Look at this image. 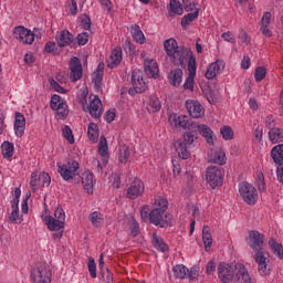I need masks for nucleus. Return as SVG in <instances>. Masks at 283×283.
Masks as SVG:
<instances>
[{
	"label": "nucleus",
	"instance_id": "obj_1",
	"mask_svg": "<svg viewBox=\"0 0 283 283\" xmlns=\"http://www.w3.org/2000/svg\"><path fill=\"white\" fill-rule=\"evenodd\" d=\"M164 50L174 67L186 69L187 64L185 62L190 61L193 56V51L190 48L178 46V41L174 38L164 41Z\"/></svg>",
	"mask_w": 283,
	"mask_h": 283
},
{
	"label": "nucleus",
	"instance_id": "obj_2",
	"mask_svg": "<svg viewBox=\"0 0 283 283\" xmlns=\"http://www.w3.org/2000/svg\"><path fill=\"white\" fill-rule=\"evenodd\" d=\"M155 207L156 208L149 213L151 224H155V227H159L160 229L171 227L174 216H171V213H165V211H167L169 208V201L163 197H159L155 200Z\"/></svg>",
	"mask_w": 283,
	"mask_h": 283
},
{
	"label": "nucleus",
	"instance_id": "obj_3",
	"mask_svg": "<svg viewBox=\"0 0 283 283\" xmlns=\"http://www.w3.org/2000/svg\"><path fill=\"white\" fill-rule=\"evenodd\" d=\"M174 120L175 125H179L184 129H187L184 133L185 142L188 145H193L196 140H198V135L200 134L201 124L196 120H189V116L187 115H179L170 117L169 120Z\"/></svg>",
	"mask_w": 283,
	"mask_h": 283
},
{
	"label": "nucleus",
	"instance_id": "obj_4",
	"mask_svg": "<svg viewBox=\"0 0 283 283\" xmlns=\"http://www.w3.org/2000/svg\"><path fill=\"white\" fill-rule=\"evenodd\" d=\"M206 180L211 189H218V187H222L224 182V175H222V168L218 166H209L206 170Z\"/></svg>",
	"mask_w": 283,
	"mask_h": 283
},
{
	"label": "nucleus",
	"instance_id": "obj_5",
	"mask_svg": "<svg viewBox=\"0 0 283 283\" xmlns=\"http://www.w3.org/2000/svg\"><path fill=\"white\" fill-rule=\"evenodd\" d=\"M132 88L128 90L130 96H136V94H143L147 91V83L143 78V71L134 70L130 77Z\"/></svg>",
	"mask_w": 283,
	"mask_h": 283
},
{
	"label": "nucleus",
	"instance_id": "obj_6",
	"mask_svg": "<svg viewBox=\"0 0 283 283\" xmlns=\"http://www.w3.org/2000/svg\"><path fill=\"white\" fill-rule=\"evenodd\" d=\"M52 273L48 270V266L43 263H38L31 270V280L33 283H50L52 282Z\"/></svg>",
	"mask_w": 283,
	"mask_h": 283
},
{
	"label": "nucleus",
	"instance_id": "obj_7",
	"mask_svg": "<svg viewBox=\"0 0 283 283\" xmlns=\"http://www.w3.org/2000/svg\"><path fill=\"white\" fill-rule=\"evenodd\" d=\"M217 272L220 282L232 283L235 277V263L220 262Z\"/></svg>",
	"mask_w": 283,
	"mask_h": 283
},
{
	"label": "nucleus",
	"instance_id": "obj_8",
	"mask_svg": "<svg viewBox=\"0 0 283 283\" xmlns=\"http://www.w3.org/2000/svg\"><path fill=\"white\" fill-rule=\"evenodd\" d=\"M239 193L247 205H255L258 202V189L247 181L240 184Z\"/></svg>",
	"mask_w": 283,
	"mask_h": 283
},
{
	"label": "nucleus",
	"instance_id": "obj_9",
	"mask_svg": "<svg viewBox=\"0 0 283 283\" xmlns=\"http://www.w3.org/2000/svg\"><path fill=\"white\" fill-rule=\"evenodd\" d=\"M249 247L250 249H253L255 254L261 252H266L264 249V234L260 233L258 230H250L249 232Z\"/></svg>",
	"mask_w": 283,
	"mask_h": 283
},
{
	"label": "nucleus",
	"instance_id": "obj_10",
	"mask_svg": "<svg viewBox=\"0 0 283 283\" xmlns=\"http://www.w3.org/2000/svg\"><path fill=\"white\" fill-rule=\"evenodd\" d=\"M188 77L184 83V90H189L193 92V85H196V71L198 70V64L196 63V55H191L187 64Z\"/></svg>",
	"mask_w": 283,
	"mask_h": 283
},
{
	"label": "nucleus",
	"instance_id": "obj_11",
	"mask_svg": "<svg viewBox=\"0 0 283 283\" xmlns=\"http://www.w3.org/2000/svg\"><path fill=\"white\" fill-rule=\"evenodd\" d=\"M269 258H270L269 252L259 251L254 254V260L259 265V273L262 276L271 274V268H269V262H270Z\"/></svg>",
	"mask_w": 283,
	"mask_h": 283
},
{
	"label": "nucleus",
	"instance_id": "obj_12",
	"mask_svg": "<svg viewBox=\"0 0 283 283\" xmlns=\"http://www.w3.org/2000/svg\"><path fill=\"white\" fill-rule=\"evenodd\" d=\"M13 36L19 39L21 43L32 45L34 43V32L28 30L25 27H15L13 30Z\"/></svg>",
	"mask_w": 283,
	"mask_h": 283
},
{
	"label": "nucleus",
	"instance_id": "obj_13",
	"mask_svg": "<svg viewBox=\"0 0 283 283\" xmlns=\"http://www.w3.org/2000/svg\"><path fill=\"white\" fill-rule=\"evenodd\" d=\"M70 81L72 83H76V81H81L83 78V64H81V60L78 57L73 56L70 61Z\"/></svg>",
	"mask_w": 283,
	"mask_h": 283
},
{
	"label": "nucleus",
	"instance_id": "obj_14",
	"mask_svg": "<svg viewBox=\"0 0 283 283\" xmlns=\"http://www.w3.org/2000/svg\"><path fill=\"white\" fill-rule=\"evenodd\" d=\"M186 109L191 118H202L205 116V107L198 101H186Z\"/></svg>",
	"mask_w": 283,
	"mask_h": 283
},
{
	"label": "nucleus",
	"instance_id": "obj_15",
	"mask_svg": "<svg viewBox=\"0 0 283 283\" xmlns=\"http://www.w3.org/2000/svg\"><path fill=\"white\" fill-rule=\"evenodd\" d=\"M235 273L232 282L234 283H253L251 280V274H249V270L242 263H235Z\"/></svg>",
	"mask_w": 283,
	"mask_h": 283
},
{
	"label": "nucleus",
	"instance_id": "obj_16",
	"mask_svg": "<svg viewBox=\"0 0 283 283\" xmlns=\"http://www.w3.org/2000/svg\"><path fill=\"white\" fill-rule=\"evenodd\" d=\"M193 147V144H188L185 138L184 139H177L174 143V147L182 160H189L191 158V153L189 151V147Z\"/></svg>",
	"mask_w": 283,
	"mask_h": 283
},
{
	"label": "nucleus",
	"instance_id": "obj_17",
	"mask_svg": "<svg viewBox=\"0 0 283 283\" xmlns=\"http://www.w3.org/2000/svg\"><path fill=\"white\" fill-rule=\"evenodd\" d=\"M15 119L13 124L14 134L18 138H22L25 134V116L23 114L15 112Z\"/></svg>",
	"mask_w": 283,
	"mask_h": 283
},
{
	"label": "nucleus",
	"instance_id": "obj_18",
	"mask_svg": "<svg viewBox=\"0 0 283 283\" xmlns=\"http://www.w3.org/2000/svg\"><path fill=\"white\" fill-rule=\"evenodd\" d=\"M143 193H145V185L143 181H136L127 189L126 198L136 200L138 196H143Z\"/></svg>",
	"mask_w": 283,
	"mask_h": 283
},
{
	"label": "nucleus",
	"instance_id": "obj_19",
	"mask_svg": "<svg viewBox=\"0 0 283 283\" xmlns=\"http://www.w3.org/2000/svg\"><path fill=\"white\" fill-rule=\"evenodd\" d=\"M57 46L60 48H67V45H72L74 43V35L67 31V29H64L60 32L59 35L55 36Z\"/></svg>",
	"mask_w": 283,
	"mask_h": 283
},
{
	"label": "nucleus",
	"instance_id": "obj_20",
	"mask_svg": "<svg viewBox=\"0 0 283 283\" xmlns=\"http://www.w3.org/2000/svg\"><path fill=\"white\" fill-rule=\"evenodd\" d=\"M177 69L171 70L168 73V82L172 85V87H180L182 85V67L181 66H176ZM181 67V69H180Z\"/></svg>",
	"mask_w": 283,
	"mask_h": 283
},
{
	"label": "nucleus",
	"instance_id": "obj_21",
	"mask_svg": "<svg viewBox=\"0 0 283 283\" xmlns=\"http://www.w3.org/2000/svg\"><path fill=\"white\" fill-rule=\"evenodd\" d=\"M221 70H224V61L217 60L208 66L206 72V78H208V81L216 78Z\"/></svg>",
	"mask_w": 283,
	"mask_h": 283
},
{
	"label": "nucleus",
	"instance_id": "obj_22",
	"mask_svg": "<svg viewBox=\"0 0 283 283\" xmlns=\"http://www.w3.org/2000/svg\"><path fill=\"white\" fill-rule=\"evenodd\" d=\"M98 154L102 156L103 165L109 163V146L107 145V137L102 135L98 143Z\"/></svg>",
	"mask_w": 283,
	"mask_h": 283
},
{
	"label": "nucleus",
	"instance_id": "obj_23",
	"mask_svg": "<svg viewBox=\"0 0 283 283\" xmlns=\"http://www.w3.org/2000/svg\"><path fill=\"white\" fill-rule=\"evenodd\" d=\"M214 87L216 86L208 82L205 88H202V92L210 105H216V103L220 102V97H218V91H216Z\"/></svg>",
	"mask_w": 283,
	"mask_h": 283
},
{
	"label": "nucleus",
	"instance_id": "obj_24",
	"mask_svg": "<svg viewBox=\"0 0 283 283\" xmlns=\"http://www.w3.org/2000/svg\"><path fill=\"white\" fill-rule=\"evenodd\" d=\"M208 163L214 165H227V154L222 150H210Z\"/></svg>",
	"mask_w": 283,
	"mask_h": 283
},
{
	"label": "nucleus",
	"instance_id": "obj_25",
	"mask_svg": "<svg viewBox=\"0 0 283 283\" xmlns=\"http://www.w3.org/2000/svg\"><path fill=\"white\" fill-rule=\"evenodd\" d=\"M123 61V48L116 46L111 54V61L107 62V67L114 70V67H118L120 62Z\"/></svg>",
	"mask_w": 283,
	"mask_h": 283
},
{
	"label": "nucleus",
	"instance_id": "obj_26",
	"mask_svg": "<svg viewBox=\"0 0 283 283\" xmlns=\"http://www.w3.org/2000/svg\"><path fill=\"white\" fill-rule=\"evenodd\" d=\"M82 185L87 193H94V172L84 171L82 174Z\"/></svg>",
	"mask_w": 283,
	"mask_h": 283
},
{
	"label": "nucleus",
	"instance_id": "obj_27",
	"mask_svg": "<svg viewBox=\"0 0 283 283\" xmlns=\"http://www.w3.org/2000/svg\"><path fill=\"white\" fill-rule=\"evenodd\" d=\"M102 102L101 98H98V96H95L91 102L88 106V113L92 116V118H101V116H103V108H99Z\"/></svg>",
	"mask_w": 283,
	"mask_h": 283
},
{
	"label": "nucleus",
	"instance_id": "obj_28",
	"mask_svg": "<svg viewBox=\"0 0 283 283\" xmlns=\"http://www.w3.org/2000/svg\"><path fill=\"white\" fill-rule=\"evenodd\" d=\"M44 223L48 227L49 231H61V229H65V223H63V221L54 219V217L52 216H45Z\"/></svg>",
	"mask_w": 283,
	"mask_h": 283
},
{
	"label": "nucleus",
	"instance_id": "obj_29",
	"mask_svg": "<svg viewBox=\"0 0 283 283\" xmlns=\"http://www.w3.org/2000/svg\"><path fill=\"white\" fill-rule=\"evenodd\" d=\"M144 70L147 76H150V78H156L158 76V62L155 60H146L144 63Z\"/></svg>",
	"mask_w": 283,
	"mask_h": 283
},
{
	"label": "nucleus",
	"instance_id": "obj_30",
	"mask_svg": "<svg viewBox=\"0 0 283 283\" xmlns=\"http://www.w3.org/2000/svg\"><path fill=\"white\" fill-rule=\"evenodd\" d=\"M202 241L205 244V251L209 253L211 247H213V237L211 235V228L209 226H203L202 228Z\"/></svg>",
	"mask_w": 283,
	"mask_h": 283
},
{
	"label": "nucleus",
	"instance_id": "obj_31",
	"mask_svg": "<svg viewBox=\"0 0 283 283\" xmlns=\"http://www.w3.org/2000/svg\"><path fill=\"white\" fill-rule=\"evenodd\" d=\"M271 158L275 165L283 166V144H279L271 149Z\"/></svg>",
	"mask_w": 283,
	"mask_h": 283
},
{
	"label": "nucleus",
	"instance_id": "obj_32",
	"mask_svg": "<svg viewBox=\"0 0 283 283\" xmlns=\"http://www.w3.org/2000/svg\"><path fill=\"white\" fill-rule=\"evenodd\" d=\"M57 167H59V174L61 175V177L63 178V180L67 181V180H73L74 176H76L71 169L70 166L65 165V164H61L57 163Z\"/></svg>",
	"mask_w": 283,
	"mask_h": 283
},
{
	"label": "nucleus",
	"instance_id": "obj_33",
	"mask_svg": "<svg viewBox=\"0 0 283 283\" xmlns=\"http://www.w3.org/2000/svg\"><path fill=\"white\" fill-rule=\"evenodd\" d=\"M167 8L169 17H176V14L182 15V13L185 12L180 1H170Z\"/></svg>",
	"mask_w": 283,
	"mask_h": 283
},
{
	"label": "nucleus",
	"instance_id": "obj_34",
	"mask_svg": "<svg viewBox=\"0 0 283 283\" xmlns=\"http://www.w3.org/2000/svg\"><path fill=\"white\" fill-rule=\"evenodd\" d=\"M153 247L157 249V251H161V253L169 251V245H167V243H165L163 238L158 237L156 232L153 233Z\"/></svg>",
	"mask_w": 283,
	"mask_h": 283
},
{
	"label": "nucleus",
	"instance_id": "obj_35",
	"mask_svg": "<svg viewBox=\"0 0 283 283\" xmlns=\"http://www.w3.org/2000/svg\"><path fill=\"white\" fill-rule=\"evenodd\" d=\"M269 138L273 145L277 143H283V129L282 128H271L269 132Z\"/></svg>",
	"mask_w": 283,
	"mask_h": 283
},
{
	"label": "nucleus",
	"instance_id": "obj_36",
	"mask_svg": "<svg viewBox=\"0 0 283 283\" xmlns=\"http://www.w3.org/2000/svg\"><path fill=\"white\" fill-rule=\"evenodd\" d=\"M130 34L136 43H139L140 45L145 43V34L138 24L132 27Z\"/></svg>",
	"mask_w": 283,
	"mask_h": 283
},
{
	"label": "nucleus",
	"instance_id": "obj_37",
	"mask_svg": "<svg viewBox=\"0 0 283 283\" xmlns=\"http://www.w3.org/2000/svg\"><path fill=\"white\" fill-rule=\"evenodd\" d=\"M87 136L92 143H98L99 130L96 123L88 124Z\"/></svg>",
	"mask_w": 283,
	"mask_h": 283
},
{
	"label": "nucleus",
	"instance_id": "obj_38",
	"mask_svg": "<svg viewBox=\"0 0 283 283\" xmlns=\"http://www.w3.org/2000/svg\"><path fill=\"white\" fill-rule=\"evenodd\" d=\"M269 247L274 255H277L280 260H283V245L281 243L271 238L269 241Z\"/></svg>",
	"mask_w": 283,
	"mask_h": 283
},
{
	"label": "nucleus",
	"instance_id": "obj_39",
	"mask_svg": "<svg viewBox=\"0 0 283 283\" xmlns=\"http://www.w3.org/2000/svg\"><path fill=\"white\" fill-rule=\"evenodd\" d=\"M2 156L6 159L12 158L14 156V144L11 142H3L1 145Z\"/></svg>",
	"mask_w": 283,
	"mask_h": 283
},
{
	"label": "nucleus",
	"instance_id": "obj_40",
	"mask_svg": "<svg viewBox=\"0 0 283 283\" xmlns=\"http://www.w3.org/2000/svg\"><path fill=\"white\" fill-rule=\"evenodd\" d=\"M172 273L176 279L185 280V277H187V273H189V269L182 264H177L172 268Z\"/></svg>",
	"mask_w": 283,
	"mask_h": 283
},
{
	"label": "nucleus",
	"instance_id": "obj_41",
	"mask_svg": "<svg viewBox=\"0 0 283 283\" xmlns=\"http://www.w3.org/2000/svg\"><path fill=\"white\" fill-rule=\"evenodd\" d=\"M200 13H199V10L196 9L195 12H190L186 15H184L181 18V28H184V30H186L189 25V23H191V21H196V18L199 17Z\"/></svg>",
	"mask_w": 283,
	"mask_h": 283
},
{
	"label": "nucleus",
	"instance_id": "obj_42",
	"mask_svg": "<svg viewBox=\"0 0 283 283\" xmlns=\"http://www.w3.org/2000/svg\"><path fill=\"white\" fill-rule=\"evenodd\" d=\"M199 134L206 138L207 143L211 144L213 143V130H211V127H208L206 124H201L199 128Z\"/></svg>",
	"mask_w": 283,
	"mask_h": 283
},
{
	"label": "nucleus",
	"instance_id": "obj_43",
	"mask_svg": "<svg viewBox=\"0 0 283 283\" xmlns=\"http://www.w3.org/2000/svg\"><path fill=\"white\" fill-rule=\"evenodd\" d=\"M149 112H151V114H156V112H160V109L163 108V105L160 104V99L158 97L151 96L149 98Z\"/></svg>",
	"mask_w": 283,
	"mask_h": 283
},
{
	"label": "nucleus",
	"instance_id": "obj_44",
	"mask_svg": "<svg viewBox=\"0 0 283 283\" xmlns=\"http://www.w3.org/2000/svg\"><path fill=\"white\" fill-rule=\"evenodd\" d=\"M220 134H221L223 140H233V137L235 136L233 128H231V126H227V125L220 128Z\"/></svg>",
	"mask_w": 283,
	"mask_h": 283
},
{
	"label": "nucleus",
	"instance_id": "obj_45",
	"mask_svg": "<svg viewBox=\"0 0 283 283\" xmlns=\"http://www.w3.org/2000/svg\"><path fill=\"white\" fill-rule=\"evenodd\" d=\"M59 48V44L56 45L55 42H46L44 45V52L53 54V56H59L61 54Z\"/></svg>",
	"mask_w": 283,
	"mask_h": 283
},
{
	"label": "nucleus",
	"instance_id": "obj_46",
	"mask_svg": "<svg viewBox=\"0 0 283 283\" xmlns=\"http://www.w3.org/2000/svg\"><path fill=\"white\" fill-rule=\"evenodd\" d=\"M57 113V116H62V118H67V114L70 111L67 109V104L65 102H61L57 106L53 108Z\"/></svg>",
	"mask_w": 283,
	"mask_h": 283
},
{
	"label": "nucleus",
	"instance_id": "obj_47",
	"mask_svg": "<svg viewBox=\"0 0 283 283\" xmlns=\"http://www.w3.org/2000/svg\"><path fill=\"white\" fill-rule=\"evenodd\" d=\"M90 221L92 222L93 227H101V222H103V213L98 211H94L90 214Z\"/></svg>",
	"mask_w": 283,
	"mask_h": 283
},
{
	"label": "nucleus",
	"instance_id": "obj_48",
	"mask_svg": "<svg viewBox=\"0 0 283 283\" xmlns=\"http://www.w3.org/2000/svg\"><path fill=\"white\" fill-rule=\"evenodd\" d=\"M254 78L256 83H260L266 78V67L258 66L254 71Z\"/></svg>",
	"mask_w": 283,
	"mask_h": 283
},
{
	"label": "nucleus",
	"instance_id": "obj_49",
	"mask_svg": "<svg viewBox=\"0 0 283 283\" xmlns=\"http://www.w3.org/2000/svg\"><path fill=\"white\" fill-rule=\"evenodd\" d=\"M62 134L70 145H74V133H72L70 126L65 125L62 129Z\"/></svg>",
	"mask_w": 283,
	"mask_h": 283
},
{
	"label": "nucleus",
	"instance_id": "obj_50",
	"mask_svg": "<svg viewBox=\"0 0 283 283\" xmlns=\"http://www.w3.org/2000/svg\"><path fill=\"white\" fill-rule=\"evenodd\" d=\"M99 275H102L101 280H103L105 283H114V274L108 270V268L99 271Z\"/></svg>",
	"mask_w": 283,
	"mask_h": 283
},
{
	"label": "nucleus",
	"instance_id": "obj_51",
	"mask_svg": "<svg viewBox=\"0 0 283 283\" xmlns=\"http://www.w3.org/2000/svg\"><path fill=\"white\" fill-rule=\"evenodd\" d=\"M41 187V175H36V172L31 174V181H30V187L32 191H36V188L34 187Z\"/></svg>",
	"mask_w": 283,
	"mask_h": 283
},
{
	"label": "nucleus",
	"instance_id": "obj_52",
	"mask_svg": "<svg viewBox=\"0 0 283 283\" xmlns=\"http://www.w3.org/2000/svg\"><path fill=\"white\" fill-rule=\"evenodd\" d=\"M123 48L124 52H126V54H129V56H134V54H136V45H134L132 41L126 40L123 44Z\"/></svg>",
	"mask_w": 283,
	"mask_h": 283
},
{
	"label": "nucleus",
	"instance_id": "obj_53",
	"mask_svg": "<svg viewBox=\"0 0 283 283\" xmlns=\"http://www.w3.org/2000/svg\"><path fill=\"white\" fill-rule=\"evenodd\" d=\"M129 230L132 238H137L138 233H140V224H138V221H136V219H133V221L130 222Z\"/></svg>",
	"mask_w": 283,
	"mask_h": 283
},
{
	"label": "nucleus",
	"instance_id": "obj_54",
	"mask_svg": "<svg viewBox=\"0 0 283 283\" xmlns=\"http://www.w3.org/2000/svg\"><path fill=\"white\" fill-rule=\"evenodd\" d=\"M51 182H52V178L50 177V174L48 172L40 174V187H50Z\"/></svg>",
	"mask_w": 283,
	"mask_h": 283
},
{
	"label": "nucleus",
	"instance_id": "obj_55",
	"mask_svg": "<svg viewBox=\"0 0 283 283\" xmlns=\"http://www.w3.org/2000/svg\"><path fill=\"white\" fill-rule=\"evenodd\" d=\"M75 40L77 41V45H87V42L90 41V33H78Z\"/></svg>",
	"mask_w": 283,
	"mask_h": 283
},
{
	"label": "nucleus",
	"instance_id": "obj_56",
	"mask_svg": "<svg viewBox=\"0 0 283 283\" xmlns=\"http://www.w3.org/2000/svg\"><path fill=\"white\" fill-rule=\"evenodd\" d=\"M50 85L54 92H57L59 94H67V90L61 86V84H59L54 78L50 81Z\"/></svg>",
	"mask_w": 283,
	"mask_h": 283
},
{
	"label": "nucleus",
	"instance_id": "obj_57",
	"mask_svg": "<svg viewBox=\"0 0 283 283\" xmlns=\"http://www.w3.org/2000/svg\"><path fill=\"white\" fill-rule=\"evenodd\" d=\"M88 273L91 275V277H96V261H94V258L90 256L88 258Z\"/></svg>",
	"mask_w": 283,
	"mask_h": 283
},
{
	"label": "nucleus",
	"instance_id": "obj_58",
	"mask_svg": "<svg viewBox=\"0 0 283 283\" xmlns=\"http://www.w3.org/2000/svg\"><path fill=\"white\" fill-rule=\"evenodd\" d=\"M61 103H65V101L63 98H61L60 95H57V94L52 95L51 102H50L51 109H54L55 107L61 105Z\"/></svg>",
	"mask_w": 283,
	"mask_h": 283
},
{
	"label": "nucleus",
	"instance_id": "obj_59",
	"mask_svg": "<svg viewBox=\"0 0 283 283\" xmlns=\"http://www.w3.org/2000/svg\"><path fill=\"white\" fill-rule=\"evenodd\" d=\"M132 154L129 153V149L124 148L119 150V163L123 165L127 164V160H129V156Z\"/></svg>",
	"mask_w": 283,
	"mask_h": 283
},
{
	"label": "nucleus",
	"instance_id": "obj_60",
	"mask_svg": "<svg viewBox=\"0 0 283 283\" xmlns=\"http://www.w3.org/2000/svg\"><path fill=\"white\" fill-rule=\"evenodd\" d=\"M258 189H259V191H266V182L264 181V172L258 174Z\"/></svg>",
	"mask_w": 283,
	"mask_h": 283
},
{
	"label": "nucleus",
	"instance_id": "obj_61",
	"mask_svg": "<svg viewBox=\"0 0 283 283\" xmlns=\"http://www.w3.org/2000/svg\"><path fill=\"white\" fill-rule=\"evenodd\" d=\"M54 220L65 223V211L63 210V208H57L54 211Z\"/></svg>",
	"mask_w": 283,
	"mask_h": 283
},
{
	"label": "nucleus",
	"instance_id": "obj_62",
	"mask_svg": "<svg viewBox=\"0 0 283 283\" xmlns=\"http://www.w3.org/2000/svg\"><path fill=\"white\" fill-rule=\"evenodd\" d=\"M116 118V108H109L105 114V120L106 123H114V119Z\"/></svg>",
	"mask_w": 283,
	"mask_h": 283
},
{
	"label": "nucleus",
	"instance_id": "obj_63",
	"mask_svg": "<svg viewBox=\"0 0 283 283\" xmlns=\"http://www.w3.org/2000/svg\"><path fill=\"white\" fill-rule=\"evenodd\" d=\"M93 83L96 90H101V85H103V73H96Z\"/></svg>",
	"mask_w": 283,
	"mask_h": 283
},
{
	"label": "nucleus",
	"instance_id": "obj_64",
	"mask_svg": "<svg viewBox=\"0 0 283 283\" xmlns=\"http://www.w3.org/2000/svg\"><path fill=\"white\" fill-rule=\"evenodd\" d=\"M83 30H90L92 28V19L87 15L84 14V18L81 21Z\"/></svg>",
	"mask_w": 283,
	"mask_h": 283
}]
</instances>
